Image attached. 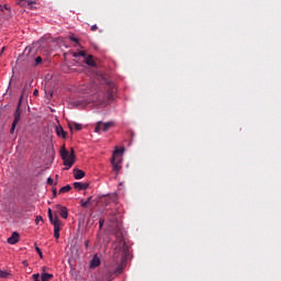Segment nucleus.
<instances>
[{
    "mask_svg": "<svg viewBox=\"0 0 281 281\" xmlns=\"http://www.w3.org/2000/svg\"><path fill=\"white\" fill-rule=\"evenodd\" d=\"M114 260L117 265L116 268H106L105 272L101 277V281H112L113 276H120L124 271V262L128 258V246L124 241L122 233H117V245L115 246Z\"/></svg>",
    "mask_w": 281,
    "mask_h": 281,
    "instance_id": "f257e3e1",
    "label": "nucleus"
},
{
    "mask_svg": "<svg viewBox=\"0 0 281 281\" xmlns=\"http://www.w3.org/2000/svg\"><path fill=\"white\" fill-rule=\"evenodd\" d=\"M60 157L64 161V166H67L68 168H71V166L76 164V154L74 151V148L70 149V154H69V151L65 148V146H63L60 149Z\"/></svg>",
    "mask_w": 281,
    "mask_h": 281,
    "instance_id": "f03ea898",
    "label": "nucleus"
},
{
    "mask_svg": "<svg viewBox=\"0 0 281 281\" xmlns=\"http://www.w3.org/2000/svg\"><path fill=\"white\" fill-rule=\"evenodd\" d=\"M25 93V90L22 91V94L19 99V102H18V105H16V110L13 114V123L11 125V130H10V133L13 134L14 131L16 130V124H19V122H21V104H23V94Z\"/></svg>",
    "mask_w": 281,
    "mask_h": 281,
    "instance_id": "7ed1b4c3",
    "label": "nucleus"
},
{
    "mask_svg": "<svg viewBox=\"0 0 281 281\" xmlns=\"http://www.w3.org/2000/svg\"><path fill=\"white\" fill-rule=\"evenodd\" d=\"M115 124L113 122L102 123L99 121L94 127V133H100V131H103V133H106L110 128H113Z\"/></svg>",
    "mask_w": 281,
    "mask_h": 281,
    "instance_id": "20e7f679",
    "label": "nucleus"
},
{
    "mask_svg": "<svg viewBox=\"0 0 281 281\" xmlns=\"http://www.w3.org/2000/svg\"><path fill=\"white\" fill-rule=\"evenodd\" d=\"M111 164H112L113 170L115 172H120V170L122 169V167L120 166V164H122V157L113 155L111 159Z\"/></svg>",
    "mask_w": 281,
    "mask_h": 281,
    "instance_id": "39448f33",
    "label": "nucleus"
},
{
    "mask_svg": "<svg viewBox=\"0 0 281 281\" xmlns=\"http://www.w3.org/2000/svg\"><path fill=\"white\" fill-rule=\"evenodd\" d=\"M55 207H56V210H58L59 215L61 216V218H68L69 210H67L66 206L57 204Z\"/></svg>",
    "mask_w": 281,
    "mask_h": 281,
    "instance_id": "423d86ee",
    "label": "nucleus"
},
{
    "mask_svg": "<svg viewBox=\"0 0 281 281\" xmlns=\"http://www.w3.org/2000/svg\"><path fill=\"white\" fill-rule=\"evenodd\" d=\"M113 201H115V198H113L111 195H104L101 198V203H103V205L105 207H108V205H111V203H113Z\"/></svg>",
    "mask_w": 281,
    "mask_h": 281,
    "instance_id": "0eeeda50",
    "label": "nucleus"
},
{
    "mask_svg": "<svg viewBox=\"0 0 281 281\" xmlns=\"http://www.w3.org/2000/svg\"><path fill=\"white\" fill-rule=\"evenodd\" d=\"M120 211H117V209H115V211H111L109 214H108V218L110 221V223H117V213Z\"/></svg>",
    "mask_w": 281,
    "mask_h": 281,
    "instance_id": "6e6552de",
    "label": "nucleus"
},
{
    "mask_svg": "<svg viewBox=\"0 0 281 281\" xmlns=\"http://www.w3.org/2000/svg\"><path fill=\"white\" fill-rule=\"evenodd\" d=\"M20 235L19 233L14 232L12 233L11 237L8 238L9 245H16L19 243Z\"/></svg>",
    "mask_w": 281,
    "mask_h": 281,
    "instance_id": "1a4fd4ad",
    "label": "nucleus"
},
{
    "mask_svg": "<svg viewBox=\"0 0 281 281\" xmlns=\"http://www.w3.org/2000/svg\"><path fill=\"white\" fill-rule=\"evenodd\" d=\"M75 190H87L89 188V182H74Z\"/></svg>",
    "mask_w": 281,
    "mask_h": 281,
    "instance_id": "9d476101",
    "label": "nucleus"
},
{
    "mask_svg": "<svg viewBox=\"0 0 281 281\" xmlns=\"http://www.w3.org/2000/svg\"><path fill=\"white\" fill-rule=\"evenodd\" d=\"M56 135H57V137H63V139H67V132H65L63 126L56 127Z\"/></svg>",
    "mask_w": 281,
    "mask_h": 281,
    "instance_id": "9b49d317",
    "label": "nucleus"
},
{
    "mask_svg": "<svg viewBox=\"0 0 281 281\" xmlns=\"http://www.w3.org/2000/svg\"><path fill=\"white\" fill-rule=\"evenodd\" d=\"M86 65L89 67H95V61L93 60V55H89L85 58Z\"/></svg>",
    "mask_w": 281,
    "mask_h": 281,
    "instance_id": "f8f14e48",
    "label": "nucleus"
},
{
    "mask_svg": "<svg viewBox=\"0 0 281 281\" xmlns=\"http://www.w3.org/2000/svg\"><path fill=\"white\" fill-rule=\"evenodd\" d=\"M91 269H95V267H100V258L95 255L91 262H90Z\"/></svg>",
    "mask_w": 281,
    "mask_h": 281,
    "instance_id": "ddd939ff",
    "label": "nucleus"
},
{
    "mask_svg": "<svg viewBox=\"0 0 281 281\" xmlns=\"http://www.w3.org/2000/svg\"><path fill=\"white\" fill-rule=\"evenodd\" d=\"M74 177L75 179H83L85 171L81 169H74Z\"/></svg>",
    "mask_w": 281,
    "mask_h": 281,
    "instance_id": "4468645a",
    "label": "nucleus"
},
{
    "mask_svg": "<svg viewBox=\"0 0 281 281\" xmlns=\"http://www.w3.org/2000/svg\"><path fill=\"white\" fill-rule=\"evenodd\" d=\"M74 126L76 131H82V125L80 123H69L68 127L70 128L71 132H74Z\"/></svg>",
    "mask_w": 281,
    "mask_h": 281,
    "instance_id": "2eb2a0df",
    "label": "nucleus"
},
{
    "mask_svg": "<svg viewBox=\"0 0 281 281\" xmlns=\"http://www.w3.org/2000/svg\"><path fill=\"white\" fill-rule=\"evenodd\" d=\"M41 279H42V281H49V280L54 279V274L44 272V273H42Z\"/></svg>",
    "mask_w": 281,
    "mask_h": 281,
    "instance_id": "dca6fc26",
    "label": "nucleus"
},
{
    "mask_svg": "<svg viewBox=\"0 0 281 281\" xmlns=\"http://www.w3.org/2000/svg\"><path fill=\"white\" fill-rule=\"evenodd\" d=\"M92 199H93V196H89V198L87 199V201L81 200V201H80L81 207H89V205H91V200H92Z\"/></svg>",
    "mask_w": 281,
    "mask_h": 281,
    "instance_id": "f3484780",
    "label": "nucleus"
},
{
    "mask_svg": "<svg viewBox=\"0 0 281 281\" xmlns=\"http://www.w3.org/2000/svg\"><path fill=\"white\" fill-rule=\"evenodd\" d=\"M71 191V186L67 184L59 190V194H65Z\"/></svg>",
    "mask_w": 281,
    "mask_h": 281,
    "instance_id": "a211bd4d",
    "label": "nucleus"
},
{
    "mask_svg": "<svg viewBox=\"0 0 281 281\" xmlns=\"http://www.w3.org/2000/svg\"><path fill=\"white\" fill-rule=\"evenodd\" d=\"M9 277H10V273H9L8 271H5V270H0V278H1L2 280L8 279Z\"/></svg>",
    "mask_w": 281,
    "mask_h": 281,
    "instance_id": "6ab92c4d",
    "label": "nucleus"
},
{
    "mask_svg": "<svg viewBox=\"0 0 281 281\" xmlns=\"http://www.w3.org/2000/svg\"><path fill=\"white\" fill-rule=\"evenodd\" d=\"M49 221H50L52 225H54V226H55L56 224H57V225H60V224H61V223H60V218H58V216H55V217L53 216L52 220H49Z\"/></svg>",
    "mask_w": 281,
    "mask_h": 281,
    "instance_id": "aec40b11",
    "label": "nucleus"
},
{
    "mask_svg": "<svg viewBox=\"0 0 281 281\" xmlns=\"http://www.w3.org/2000/svg\"><path fill=\"white\" fill-rule=\"evenodd\" d=\"M110 98H111V95L108 94V99L99 100V103H100L102 106H106V104H108Z\"/></svg>",
    "mask_w": 281,
    "mask_h": 281,
    "instance_id": "412c9836",
    "label": "nucleus"
},
{
    "mask_svg": "<svg viewBox=\"0 0 281 281\" xmlns=\"http://www.w3.org/2000/svg\"><path fill=\"white\" fill-rule=\"evenodd\" d=\"M41 63H43V57L37 56V57L35 58V67L38 66V65H41Z\"/></svg>",
    "mask_w": 281,
    "mask_h": 281,
    "instance_id": "4be33fe9",
    "label": "nucleus"
},
{
    "mask_svg": "<svg viewBox=\"0 0 281 281\" xmlns=\"http://www.w3.org/2000/svg\"><path fill=\"white\" fill-rule=\"evenodd\" d=\"M122 153H124V149H115L113 155H115L116 157H120V155H122Z\"/></svg>",
    "mask_w": 281,
    "mask_h": 281,
    "instance_id": "5701e85b",
    "label": "nucleus"
},
{
    "mask_svg": "<svg viewBox=\"0 0 281 281\" xmlns=\"http://www.w3.org/2000/svg\"><path fill=\"white\" fill-rule=\"evenodd\" d=\"M60 229H63L61 224H55L54 225V232H59L60 233Z\"/></svg>",
    "mask_w": 281,
    "mask_h": 281,
    "instance_id": "b1692460",
    "label": "nucleus"
},
{
    "mask_svg": "<svg viewBox=\"0 0 281 281\" xmlns=\"http://www.w3.org/2000/svg\"><path fill=\"white\" fill-rule=\"evenodd\" d=\"M35 251H37L40 258L43 259V251L38 248V246H36V244H35Z\"/></svg>",
    "mask_w": 281,
    "mask_h": 281,
    "instance_id": "393cba45",
    "label": "nucleus"
},
{
    "mask_svg": "<svg viewBox=\"0 0 281 281\" xmlns=\"http://www.w3.org/2000/svg\"><path fill=\"white\" fill-rule=\"evenodd\" d=\"M34 281H41V274L40 273H35L32 276Z\"/></svg>",
    "mask_w": 281,
    "mask_h": 281,
    "instance_id": "a878e982",
    "label": "nucleus"
},
{
    "mask_svg": "<svg viewBox=\"0 0 281 281\" xmlns=\"http://www.w3.org/2000/svg\"><path fill=\"white\" fill-rule=\"evenodd\" d=\"M35 223L36 225H38V223H43V217L41 215L36 216Z\"/></svg>",
    "mask_w": 281,
    "mask_h": 281,
    "instance_id": "bb28decb",
    "label": "nucleus"
},
{
    "mask_svg": "<svg viewBox=\"0 0 281 281\" xmlns=\"http://www.w3.org/2000/svg\"><path fill=\"white\" fill-rule=\"evenodd\" d=\"M103 226H104V218H100L99 220V227H100V229H102Z\"/></svg>",
    "mask_w": 281,
    "mask_h": 281,
    "instance_id": "cd10ccee",
    "label": "nucleus"
},
{
    "mask_svg": "<svg viewBox=\"0 0 281 281\" xmlns=\"http://www.w3.org/2000/svg\"><path fill=\"white\" fill-rule=\"evenodd\" d=\"M78 55L79 56H82V58H87V53H85L83 50H81V52H78Z\"/></svg>",
    "mask_w": 281,
    "mask_h": 281,
    "instance_id": "c85d7f7f",
    "label": "nucleus"
},
{
    "mask_svg": "<svg viewBox=\"0 0 281 281\" xmlns=\"http://www.w3.org/2000/svg\"><path fill=\"white\" fill-rule=\"evenodd\" d=\"M48 218L52 221L54 218V214L52 213V209H48Z\"/></svg>",
    "mask_w": 281,
    "mask_h": 281,
    "instance_id": "c756f323",
    "label": "nucleus"
},
{
    "mask_svg": "<svg viewBox=\"0 0 281 281\" xmlns=\"http://www.w3.org/2000/svg\"><path fill=\"white\" fill-rule=\"evenodd\" d=\"M70 41H72V43H80L79 40L75 36H70Z\"/></svg>",
    "mask_w": 281,
    "mask_h": 281,
    "instance_id": "7c9ffc66",
    "label": "nucleus"
},
{
    "mask_svg": "<svg viewBox=\"0 0 281 281\" xmlns=\"http://www.w3.org/2000/svg\"><path fill=\"white\" fill-rule=\"evenodd\" d=\"M47 183H48V186H54V179L48 178V179H47Z\"/></svg>",
    "mask_w": 281,
    "mask_h": 281,
    "instance_id": "2f4dec72",
    "label": "nucleus"
},
{
    "mask_svg": "<svg viewBox=\"0 0 281 281\" xmlns=\"http://www.w3.org/2000/svg\"><path fill=\"white\" fill-rule=\"evenodd\" d=\"M90 30H91V32H97V30H98V25H92L91 27H90Z\"/></svg>",
    "mask_w": 281,
    "mask_h": 281,
    "instance_id": "473e14b6",
    "label": "nucleus"
},
{
    "mask_svg": "<svg viewBox=\"0 0 281 281\" xmlns=\"http://www.w3.org/2000/svg\"><path fill=\"white\" fill-rule=\"evenodd\" d=\"M54 236L58 240V238H60V233L59 232H54Z\"/></svg>",
    "mask_w": 281,
    "mask_h": 281,
    "instance_id": "72a5a7b5",
    "label": "nucleus"
},
{
    "mask_svg": "<svg viewBox=\"0 0 281 281\" xmlns=\"http://www.w3.org/2000/svg\"><path fill=\"white\" fill-rule=\"evenodd\" d=\"M86 249H89V240L85 241Z\"/></svg>",
    "mask_w": 281,
    "mask_h": 281,
    "instance_id": "f704fd0d",
    "label": "nucleus"
},
{
    "mask_svg": "<svg viewBox=\"0 0 281 281\" xmlns=\"http://www.w3.org/2000/svg\"><path fill=\"white\" fill-rule=\"evenodd\" d=\"M33 95H38V90H34Z\"/></svg>",
    "mask_w": 281,
    "mask_h": 281,
    "instance_id": "c9c22d12",
    "label": "nucleus"
},
{
    "mask_svg": "<svg viewBox=\"0 0 281 281\" xmlns=\"http://www.w3.org/2000/svg\"><path fill=\"white\" fill-rule=\"evenodd\" d=\"M78 56H80L78 53H75V54H74V57H75V58H78Z\"/></svg>",
    "mask_w": 281,
    "mask_h": 281,
    "instance_id": "e433bc0d",
    "label": "nucleus"
},
{
    "mask_svg": "<svg viewBox=\"0 0 281 281\" xmlns=\"http://www.w3.org/2000/svg\"><path fill=\"white\" fill-rule=\"evenodd\" d=\"M3 52H5V47H2V49H1V54H3Z\"/></svg>",
    "mask_w": 281,
    "mask_h": 281,
    "instance_id": "4c0bfd02",
    "label": "nucleus"
},
{
    "mask_svg": "<svg viewBox=\"0 0 281 281\" xmlns=\"http://www.w3.org/2000/svg\"><path fill=\"white\" fill-rule=\"evenodd\" d=\"M4 10H8V4H4Z\"/></svg>",
    "mask_w": 281,
    "mask_h": 281,
    "instance_id": "58836bf2",
    "label": "nucleus"
},
{
    "mask_svg": "<svg viewBox=\"0 0 281 281\" xmlns=\"http://www.w3.org/2000/svg\"><path fill=\"white\" fill-rule=\"evenodd\" d=\"M54 196H56V190L53 191Z\"/></svg>",
    "mask_w": 281,
    "mask_h": 281,
    "instance_id": "ea45409f",
    "label": "nucleus"
},
{
    "mask_svg": "<svg viewBox=\"0 0 281 281\" xmlns=\"http://www.w3.org/2000/svg\"><path fill=\"white\" fill-rule=\"evenodd\" d=\"M32 52V48H29V53Z\"/></svg>",
    "mask_w": 281,
    "mask_h": 281,
    "instance_id": "a19ab883",
    "label": "nucleus"
},
{
    "mask_svg": "<svg viewBox=\"0 0 281 281\" xmlns=\"http://www.w3.org/2000/svg\"><path fill=\"white\" fill-rule=\"evenodd\" d=\"M114 85L113 83H110V87H113Z\"/></svg>",
    "mask_w": 281,
    "mask_h": 281,
    "instance_id": "79ce46f5",
    "label": "nucleus"
},
{
    "mask_svg": "<svg viewBox=\"0 0 281 281\" xmlns=\"http://www.w3.org/2000/svg\"><path fill=\"white\" fill-rule=\"evenodd\" d=\"M29 48H25V52H27Z\"/></svg>",
    "mask_w": 281,
    "mask_h": 281,
    "instance_id": "37998d69",
    "label": "nucleus"
}]
</instances>
